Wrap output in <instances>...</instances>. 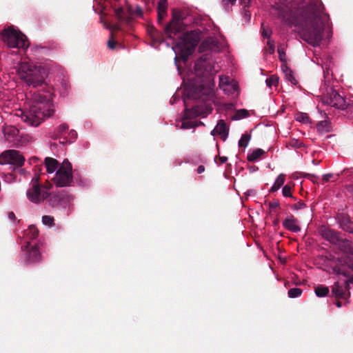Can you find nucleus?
<instances>
[{
  "label": "nucleus",
  "instance_id": "nucleus-1",
  "mask_svg": "<svg viewBox=\"0 0 353 353\" xmlns=\"http://www.w3.org/2000/svg\"><path fill=\"white\" fill-rule=\"evenodd\" d=\"M279 17L285 20L290 26H295L299 30L302 39L312 46H319L323 37L324 24L321 6L313 2H303L289 17L283 10Z\"/></svg>",
  "mask_w": 353,
  "mask_h": 353
},
{
  "label": "nucleus",
  "instance_id": "nucleus-2",
  "mask_svg": "<svg viewBox=\"0 0 353 353\" xmlns=\"http://www.w3.org/2000/svg\"><path fill=\"white\" fill-rule=\"evenodd\" d=\"M212 65L208 54H203L194 64V70L197 77L201 78L198 83L192 82L186 88V97L188 99H201L210 96L213 90L212 83Z\"/></svg>",
  "mask_w": 353,
  "mask_h": 353
},
{
  "label": "nucleus",
  "instance_id": "nucleus-3",
  "mask_svg": "<svg viewBox=\"0 0 353 353\" xmlns=\"http://www.w3.org/2000/svg\"><path fill=\"white\" fill-rule=\"evenodd\" d=\"M49 98L43 94L34 95L29 110L22 114V120L30 126H38L46 117L54 113Z\"/></svg>",
  "mask_w": 353,
  "mask_h": 353
},
{
  "label": "nucleus",
  "instance_id": "nucleus-4",
  "mask_svg": "<svg viewBox=\"0 0 353 353\" xmlns=\"http://www.w3.org/2000/svg\"><path fill=\"white\" fill-rule=\"evenodd\" d=\"M18 74L20 79L24 81L28 85L33 87L41 85L47 76L44 67L26 61L20 63Z\"/></svg>",
  "mask_w": 353,
  "mask_h": 353
},
{
  "label": "nucleus",
  "instance_id": "nucleus-5",
  "mask_svg": "<svg viewBox=\"0 0 353 353\" xmlns=\"http://www.w3.org/2000/svg\"><path fill=\"white\" fill-rule=\"evenodd\" d=\"M201 39L200 30H192L183 34L181 40L176 43L173 50L179 57L186 61L194 52L196 46Z\"/></svg>",
  "mask_w": 353,
  "mask_h": 353
},
{
  "label": "nucleus",
  "instance_id": "nucleus-6",
  "mask_svg": "<svg viewBox=\"0 0 353 353\" xmlns=\"http://www.w3.org/2000/svg\"><path fill=\"white\" fill-rule=\"evenodd\" d=\"M4 43L9 48H17L27 49L30 45L27 37L21 31L8 27L4 29L1 33Z\"/></svg>",
  "mask_w": 353,
  "mask_h": 353
},
{
  "label": "nucleus",
  "instance_id": "nucleus-7",
  "mask_svg": "<svg viewBox=\"0 0 353 353\" xmlns=\"http://www.w3.org/2000/svg\"><path fill=\"white\" fill-rule=\"evenodd\" d=\"M183 19L182 12L176 9L172 10V20L164 27V32L169 39H172L185 30V26L182 22Z\"/></svg>",
  "mask_w": 353,
  "mask_h": 353
},
{
  "label": "nucleus",
  "instance_id": "nucleus-8",
  "mask_svg": "<svg viewBox=\"0 0 353 353\" xmlns=\"http://www.w3.org/2000/svg\"><path fill=\"white\" fill-rule=\"evenodd\" d=\"M54 181L57 187L68 186L72 183V165L68 159L63 161L62 165L57 171Z\"/></svg>",
  "mask_w": 353,
  "mask_h": 353
},
{
  "label": "nucleus",
  "instance_id": "nucleus-9",
  "mask_svg": "<svg viewBox=\"0 0 353 353\" xmlns=\"http://www.w3.org/2000/svg\"><path fill=\"white\" fill-rule=\"evenodd\" d=\"M26 265L35 264L41 261V254L37 245L27 241L21 246Z\"/></svg>",
  "mask_w": 353,
  "mask_h": 353
},
{
  "label": "nucleus",
  "instance_id": "nucleus-10",
  "mask_svg": "<svg viewBox=\"0 0 353 353\" xmlns=\"http://www.w3.org/2000/svg\"><path fill=\"white\" fill-rule=\"evenodd\" d=\"M322 101L323 103L341 110L347 109L349 106V105L346 103L345 99L341 97L336 90L332 88L327 91Z\"/></svg>",
  "mask_w": 353,
  "mask_h": 353
},
{
  "label": "nucleus",
  "instance_id": "nucleus-11",
  "mask_svg": "<svg viewBox=\"0 0 353 353\" xmlns=\"http://www.w3.org/2000/svg\"><path fill=\"white\" fill-rule=\"evenodd\" d=\"M25 161L24 157L20 152L15 150H6L0 156L1 164H10L17 167H21Z\"/></svg>",
  "mask_w": 353,
  "mask_h": 353
},
{
  "label": "nucleus",
  "instance_id": "nucleus-12",
  "mask_svg": "<svg viewBox=\"0 0 353 353\" xmlns=\"http://www.w3.org/2000/svg\"><path fill=\"white\" fill-rule=\"evenodd\" d=\"M26 195L31 202L39 203L48 199L49 193L47 190L41 189L37 180L32 185V187L27 191Z\"/></svg>",
  "mask_w": 353,
  "mask_h": 353
},
{
  "label": "nucleus",
  "instance_id": "nucleus-13",
  "mask_svg": "<svg viewBox=\"0 0 353 353\" xmlns=\"http://www.w3.org/2000/svg\"><path fill=\"white\" fill-rule=\"evenodd\" d=\"M319 232L324 239L334 245L339 241V238L341 236V234L336 230L324 225L320 228Z\"/></svg>",
  "mask_w": 353,
  "mask_h": 353
},
{
  "label": "nucleus",
  "instance_id": "nucleus-14",
  "mask_svg": "<svg viewBox=\"0 0 353 353\" xmlns=\"http://www.w3.org/2000/svg\"><path fill=\"white\" fill-rule=\"evenodd\" d=\"M332 296L336 299H345L346 301L345 304L349 303L348 299L345 290L343 289V285L341 284V281L339 280L336 281L332 286Z\"/></svg>",
  "mask_w": 353,
  "mask_h": 353
},
{
  "label": "nucleus",
  "instance_id": "nucleus-15",
  "mask_svg": "<svg viewBox=\"0 0 353 353\" xmlns=\"http://www.w3.org/2000/svg\"><path fill=\"white\" fill-rule=\"evenodd\" d=\"M219 48L218 41L214 37H208L204 39L199 47L200 52L207 50H216Z\"/></svg>",
  "mask_w": 353,
  "mask_h": 353
},
{
  "label": "nucleus",
  "instance_id": "nucleus-16",
  "mask_svg": "<svg viewBox=\"0 0 353 353\" xmlns=\"http://www.w3.org/2000/svg\"><path fill=\"white\" fill-rule=\"evenodd\" d=\"M211 134L214 136L215 134H219L221 136V139L225 141L229 134V128L225 121L223 119L219 120L215 128L212 131Z\"/></svg>",
  "mask_w": 353,
  "mask_h": 353
},
{
  "label": "nucleus",
  "instance_id": "nucleus-17",
  "mask_svg": "<svg viewBox=\"0 0 353 353\" xmlns=\"http://www.w3.org/2000/svg\"><path fill=\"white\" fill-rule=\"evenodd\" d=\"M4 136L8 141L12 143V144H17L19 141V130L12 125L7 126L3 130Z\"/></svg>",
  "mask_w": 353,
  "mask_h": 353
},
{
  "label": "nucleus",
  "instance_id": "nucleus-18",
  "mask_svg": "<svg viewBox=\"0 0 353 353\" xmlns=\"http://www.w3.org/2000/svg\"><path fill=\"white\" fill-rule=\"evenodd\" d=\"M298 223L299 221L293 215H291L283 220V226L290 232H299L301 231V227Z\"/></svg>",
  "mask_w": 353,
  "mask_h": 353
},
{
  "label": "nucleus",
  "instance_id": "nucleus-19",
  "mask_svg": "<svg viewBox=\"0 0 353 353\" xmlns=\"http://www.w3.org/2000/svg\"><path fill=\"white\" fill-rule=\"evenodd\" d=\"M347 269L345 266H335L333 268V272L337 275H341L346 278V279L349 278H353V275L352 274L350 270L353 271V262L350 261L347 263Z\"/></svg>",
  "mask_w": 353,
  "mask_h": 353
},
{
  "label": "nucleus",
  "instance_id": "nucleus-20",
  "mask_svg": "<svg viewBox=\"0 0 353 353\" xmlns=\"http://www.w3.org/2000/svg\"><path fill=\"white\" fill-rule=\"evenodd\" d=\"M185 105L187 107V103L185 99L184 100ZM203 114V109L202 107L199 105H195L192 108H185L184 111V116L186 119H190L192 117H197Z\"/></svg>",
  "mask_w": 353,
  "mask_h": 353
},
{
  "label": "nucleus",
  "instance_id": "nucleus-21",
  "mask_svg": "<svg viewBox=\"0 0 353 353\" xmlns=\"http://www.w3.org/2000/svg\"><path fill=\"white\" fill-rule=\"evenodd\" d=\"M114 14L117 19L121 21H126L129 23L132 18L131 8H128L127 12H125L121 7L115 8Z\"/></svg>",
  "mask_w": 353,
  "mask_h": 353
},
{
  "label": "nucleus",
  "instance_id": "nucleus-22",
  "mask_svg": "<svg viewBox=\"0 0 353 353\" xmlns=\"http://www.w3.org/2000/svg\"><path fill=\"white\" fill-rule=\"evenodd\" d=\"M168 0H159L157 6V20L162 23L164 17L167 15Z\"/></svg>",
  "mask_w": 353,
  "mask_h": 353
},
{
  "label": "nucleus",
  "instance_id": "nucleus-23",
  "mask_svg": "<svg viewBox=\"0 0 353 353\" xmlns=\"http://www.w3.org/2000/svg\"><path fill=\"white\" fill-rule=\"evenodd\" d=\"M335 245H337L339 249L342 252L353 254V246L352 243L350 241L343 239L342 236L339 238V241L336 243Z\"/></svg>",
  "mask_w": 353,
  "mask_h": 353
},
{
  "label": "nucleus",
  "instance_id": "nucleus-24",
  "mask_svg": "<svg viewBox=\"0 0 353 353\" xmlns=\"http://www.w3.org/2000/svg\"><path fill=\"white\" fill-rule=\"evenodd\" d=\"M45 164L46 166L47 172L53 173L58 168L59 163L57 160L51 157H46L45 159Z\"/></svg>",
  "mask_w": 353,
  "mask_h": 353
},
{
  "label": "nucleus",
  "instance_id": "nucleus-25",
  "mask_svg": "<svg viewBox=\"0 0 353 353\" xmlns=\"http://www.w3.org/2000/svg\"><path fill=\"white\" fill-rule=\"evenodd\" d=\"M264 154L265 151L263 150L257 148L253 150L250 154H248L247 159L250 162H254L259 160Z\"/></svg>",
  "mask_w": 353,
  "mask_h": 353
},
{
  "label": "nucleus",
  "instance_id": "nucleus-26",
  "mask_svg": "<svg viewBox=\"0 0 353 353\" xmlns=\"http://www.w3.org/2000/svg\"><path fill=\"white\" fill-rule=\"evenodd\" d=\"M77 132L74 130H71L70 131H68L65 136L63 137V140H59V142L62 144H65V143H71L74 142V141L77 139Z\"/></svg>",
  "mask_w": 353,
  "mask_h": 353
},
{
  "label": "nucleus",
  "instance_id": "nucleus-27",
  "mask_svg": "<svg viewBox=\"0 0 353 353\" xmlns=\"http://www.w3.org/2000/svg\"><path fill=\"white\" fill-rule=\"evenodd\" d=\"M48 198H49V205L52 207H56L59 205L61 201L63 199V195L59 194H49Z\"/></svg>",
  "mask_w": 353,
  "mask_h": 353
},
{
  "label": "nucleus",
  "instance_id": "nucleus-28",
  "mask_svg": "<svg viewBox=\"0 0 353 353\" xmlns=\"http://www.w3.org/2000/svg\"><path fill=\"white\" fill-rule=\"evenodd\" d=\"M285 180V175L284 174H279L275 180V182L270 189L271 192H274L280 189L284 184Z\"/></svg>",
  "mask_w": 353,
  "mask_h": 353
},
{
  "label": "nucleus",
  "instance_id": "nucleus-29",
  "mask_svg": "<svg viewBox=\"0 0 353 353\" xmlns=\"http://www.w3.org/2000/svg\"><path fill=\"white\" fill-rule=\"evenodd\" d=\"M68 131V125L65 123L61 124L57 129L56 136L59 140H63V137L65 136Z\"/></svg>",
  "mask_w": 353,
  "mask_h": 353
},
{
  "label": "nucleus",
  "instance_id": "nucleus-30",
  "mask_svg": "<svg viewBox=\"0 0 353 353\" xmlns=\"http://www.w3.org/2000/svg\"><path fill=\"white\" fill-rule=\"evenodd\" d=\"M315 294L319 297H324L329 294V288L323 285L316 286L314 289Z\"/></svg>",
  "mask_w": 353,
  "mask_h": 353
},
{
  "label": "nucleus",
  "instance_id": "nucleus-31",
  "mask_svg": "<svg viewBox=\"0 0 353 353\" xmlns=\"http://www.w3.org/2000/svg\"><path fill=\"white\" fill-rule=\"evenodd\" d=\"M330 123L326 120L321 121L316 125L317 131L321 134L330 132Z\"/></svg>",
  "mask_w": 353,
  "mask_h": 353
},
{
  "label": "nucleus",
  "instance_id": "nucleus-32",
  "mask_svg": "<svg viewBox=\"0 0 353 353\" xmlns=\"http://www.w3.org/2000/svg\"><path fill=\"white\" fill-rule=\"evenodd\" d=\"M283 70L285 74V77L288 81H289L293 85H296L298 83L290 68L285 65L283 68Z\"/></svg>",
  "mask_w": 353,
  "mask_h": 353
},
{
  "label": "nucleus",
  "instance_id": "nucleus-33",
  "mask_svg": "<svg viewBox=\"0 0 353 353\" xmlns=\"http://www.w3.org/2000/svg\"><path fill=\"white\" fill-rule=\"evenodd\" d=\"M165 36H166L168 38H169L168 37V35L165 33V32L163 31V32H159V30H157L153 36H152V39L153 41H154L155 42L157 43H162L165 40Z\"/></svg>",
  "mask_w": 353,
  "mask_h": 353
},
{
  "label": "nucleus",
  "instance_id": "nucleus-34",
  "mask_svg": "<svg viewBox=\"0 0 353 353\" xmlns=\"http://www.w3.org/2000/svg\"><path fill=\"white\" fill-rule=\"evenodd\" d=\"M165 36H166L168 38H169L168 37V35L165 33V32L163 31V32H159V30H157L153 36H152V39L153 41H154L155 42L157 43H162L165 40Z\"/></svg>",
  "mask_w": 353,
  "mask_h": 353
},
{
  "label": "nucleus",
  "instance_id": "nucleus-35",
  "mask_svg": "<svg viewBox=\"0 0 353 353\" xmlns=\"http://www.w3.org/2000/svg\"><path fill=\"white\" fill-rule=\"evenodd\" d=\"M251 139V134L246 132L243 134L240 140L239 141V146L242 148H246L248 145L249 141Z\"/></svg>",
  "mask_w": 353,
  "mask_h": 353
},
{
  "label": "nucleus",
  "instance_id": "nucleus-36",
  "mask_svg": "<svg viewBox=\"0 0 353 353\" xmlns=\"http://www.w3.org/2000/svg\"><path fill=\"white\" fill-rule=\"evenodd\" d=\"M27 235L29 239H35L39 235V230L34 225H30L28 228Z\"/></svg>",
  "mask_w": 353,
  "mask_h": 353
},
{
  "label": "nucleus",
  "instance_id": "nucleus-37",
  "mask_svg": "<svg viewBox=\"0 0 353 353\" xmlns=\"http://www.w3.org/2000/svg\"><path fill=\"white\" fill-rule=\"evenodd\" d=\"M340 281H341V284H342L343 285V289L345 290L347 296L350 298V284L353 283V278H349L347 279Z\"/></svg>",
  "mask_w": 353,
  "mask_h": 353
},
{
  "label": "nucleus",
  "instance_id": "nucleus-38",
  "mask_svg": "<svg viewBox=\"0 0 353 353\" xmlns=\"http://www.w3.org/2000/svg\"><path fill=\"white\" fill-rule=\"evenodd\" d=\"M302 290L298 288H293L288 290V294L290 298H296L301 295Z\"/></svg>",
  "mask_w": 353,
  "mask_h": 353
},
{
  "label": "nucleus",
  "instance_id": "nucleus-39",
  "mask_svg": "<svg viewBox=\"0 0 353 353\" xmlns=\"http://www.w3.org/2000/svg\"><path fill=\"white\" fill-rule=\"evenodd\" d=\"M265 82L268 87L277 86L279 84V77L276 75H272L266 79Z\"/></svg>",
  "mask_w": 353,
  "mask_h": 353
},
{
  "label": "nucleus",
  "instance_id": "nucleus-40",
  "mask_svg": "<svg viewBox=\"0 0 353 353\" xmlns=\"http://www.w3.org/2000/svg\"><path fill=\"white\" fill-rule=\"evenodd\" d=\"M54 218L51 216L45 215L42 217L43 223L50 227L54 225Z\"/></svg>",
  "mask_w": 353,
  "mask_h": 353
},
{
  "label": "nucleus",
  "instance_id": "nucleus-41",
  "mask_svg": "<svg viewBox=\"0 0 353 353\" xmlns=\"http://www.w3.org/2000/svg\"><path fill=\"white\" fill-rule=\"evenodd\" d=\"M296 120L306 123L309 122L310 117L307 114L300 112L296 114Z\"/></svg>",
  "mask_w": 353,
  "mask_h": 353
},
{
  "label": "nucleus",
  "instance_id": "nucleus-42",
  "mask_svg": "<svg viewBox=\"0 0 353 353\" xmlns=\"http://www.w3.org/2000/svg\"><path fill=\"white\" fill-rule=\"evenodd\" d=\"M196 125H197L194 121H185L182 122L181 128L183 129H190L195 128Z\"/></svg>",
  "mask_w": 353,
  "mask_h": 353
},
{
  "label": "nucleus",
  "instance_id": "nucleus-43",
  "mask_svg": "<svg viewBox=\"0 0 353 353\" xmlns=\"http://www.w3.org/2000/svg\"><path fill=\"white\" fill-rule=\"evenodd\" d=\"M291 190H292V188L290 185H289L288 184L285 185L283 188V190H282L283 195L285 197H292V198Z\"/></svg>",
  "mask_w": 353,
  "mask_h": 353
},
{
  "label": "nucleus",
  "instance_id": "nucleus-44",
  "mask_svg": "<svg viewBox=\"0 0 353 353\" xmlns=\"http://www.w3.org/2000/svg\"><path fill=\"white\" fill-rule=\"evenodd\" d=\"M249 113L247 110L241 109L239 110L236 113V117L238 119L245 118L248 116Z\"/></svg>",
  "mask_w": 353,
  "mask_h": 353
},
{
  "label": "nucleus",
  "instance_id": "nucleus-45",
  "mask_svg": "<svg viewBox=\"0 0 353 353\" xmlns=\"http://www.w3.org/2000/svg\"><path fill=\"white\" fill-rule=\"evenodd\" d=\"M306 208L305 203L303 201H299L296 203L292 207L294 210H302Z\"/></svg>",
  "mask_w": 353,
  "mask_h": 353
},
{
  "label": "nucleus",
  "instance_id": "nucleus-46",
  "mask_svg": "<svg viewBox=\"0 0 353 353\" xmlns=\"http://www.w3.org/2000/svg\"><path fill=\"white\" fill-rule=\"evenodd\" d=\"M243 17H244L245 20L246 21H249L250 20L251 14L248 8H243Z\"/></svg>",
  "mask_w": 353,
  "mask_h": 353
},
{
  "label": "nucleus",
  "instance_id": "nucleus-47",
  "mask_svg": "<svg viewBox=\"0 0 353 353\" xmlns=\"http://www.w3.org/2000/svg\"><path fill=\"white\" fill-rule=\"evenodd\" d=\"M117 44V42L113 39V33L111 32V38L108 41V46L110 49H114Z\"/></svg>",
  "mask_w": 353,
  "mask_h": 353
},
{
  "label": "nucleus",
  "instance_id": "nucleus-48",
  "mask_svg": "<svg viewBox=\"0 0 353 353\" xmlns=\"http://www.w3.org/2000/svg\"><path fill=\"white\" fill-rule=\"evenodd\" d=\"M267 44L268 47L266 48V51L270 54H273L274 52V44L270 41H268Z\"/></svg>",
  "mask_w": 353,
  "mask_h": 353
},
{
  "label": "nucleus",
  "instance_id": "nucleus-49",
  "mask_svg": "<svg viewBox=\"0 0 353 353\" xmlns=\"http://www.w3.org/2000/svg\"><path fill=\"white\" fill-rule=\"evenodd\" d=\"M279 58L281 61H285V53L282 48H278Z\"/></svg>",
  "mask_w": 353,
  "mask_h": 353
},
{
  "label": "nucleus",
  "instance_id": "nucleus-50",
  "mask_svg": "<svg viewBox=\"0 0 353 353\" xmlns=\"http://www.w3.org/2000/svg\"><path fill=\"white\" fill-rule=\"evenodd\" d=\"M268 205H269L270 209L273 210L274 208H279L280 205V203H279V201H275L273 202H270Z\"/></svg>",
  "mask_w": 353,
  "mask_h": 353
},
{
  "label": "nucleus",
  "instance_id": "nucleus-51",
  "mask_svg": "<svg viewBox=\"0 0 353 353\" xmlns=\"http://www.w3.org/2000/svg\"><path fill=\"white\" fill-rule=\"evenodd\" d=\"M107 28L110 30L112 32V31H119L121 29L119 25H118V24H114L112 26H109L107 27Z\"/></svg>",
  "mask_w": 353,
  "mask_h": 353
},
{
  "label": "nucleus",
  "instance_id": "nucleus-52",
  "mask_svg": "<svg viewBox=\"0 0 353 353\" xmlns=\"http://www.w3.org/2000/svg\"><path fill=\"white\" fill-rule=\"evenodd\" d=\"M306 177L314 183H316V181L319 179L317 176L312 174H307Z\"/></svg>",
  "mask_w": 353,
  "mask_h": 353
},
{
  "label": "nucleus",
  "instance_id": "nucleus-53",
  "mask_svg": "<svg viewBox=\"0 0 353 353\" xmlns=\"http://www.w3.org/2000/svg\"><path fill=\"white\" fill-rule=\"evenodd\" d=\"M157 30L156 29V28H154V26H150V27H148V34H150V36L152 37V36H153L154 33L157 31Z\"/></svg>",
  "mask_w": 353,
  "mask_h": 353
},
{
  "label": "nucleus",
  "instance_id": "nucleus-54",
  "mask_svg": "<svg viewBox=\"0 0 353 353\" xmlns=\"http://www.w3.org/2000/svg\"><path fill=\"white\" fill-rule=\"evenodd\" d=\"M240 3L243 6V8H248L250 3V0H239Z\"/></svg>",
  "mask_w": 353,
  "mask_h": 353
},
{
  "label": "nucleus",
  "instance_id": "nucleus-55",
  "mask_svg": "<svg viewBox=\"0 0 353 353\" xmlns=\"http://www.w3.org/2000/svg\"><path fill=\"white\" fill-rule=\"evenodd\" d=\"M332 176V174H325L323 176V180L325 181V182H327L329 181V180L330 179V178Z\"/></svg>",
  "mask_w": 353,
  "mask_h": 353
},
{
  "label": "nucleus",
  "instance_id": "nucleus-56",
  "mask_svg": "<svg viewBox=\"0 0 353 353\" xmlns=\"http://www.w3.org/2000/svg\"><path fill=\"white\" fill-rule=\"evenodd\" d=\"M236 0H223L222 3L224 6H225L228 3L231 5H234Z\"/></svg>",
  "mask_w": 353,
  "mask_h": 353
},
{
  "label": "nucleus",
  "instance_id": "nucleus-57",
  "mask_svg": "<svg viewBox=\"0 0 353 353\" xmlns=\"http://www.w3.org/2000/svg\"><path fill=\"white\" fill-rule=\"evenodd\" d=\"M134 14L138 16H141L142 14V10L140 8H137L134 12H132V15Z\"/></svg>",
  "mask_w": 353,
  "mask_h": 353
},
{
  "label": "nucleus",
  "instance_id": "nucleus-58",
  "mask_svg": "<svg viewBox=\"0 0 353 353\" xmlns=\"http://www.w3.org/2000/svg\"><path fill=\"white\" fill-rule=\"evenodd\" d=\"M8 218L12 221L16 220V216L13 212H10L8 214Z\"/></svg>",
  "mask_w": 353,
  "mask_h": 353
},
{
  "label": "nucleus",
  "instance_id": "nucleus-59",
  "mask_svg": "<svg viewBox=\"0 0 353 353\" xmlns=\"http://www.w3.org/2000/svg\"><path fill=\"white\" fill-rule=\"evenodd\" d=\"M196 171L198 174H201L205 171V167L201 165L197 168Z\"/></svg>",
  "mask_w": 353,
  "mask_h": 353
},
{
  "label": "nucleus",
  "instance_id": "nucleus-60",
  "mask_svg": "<svg viewBox=\"0 0 353 353\" xmlns=\"http://www.w3.org/2000/svg\"><path fill=\"white\" fill-rule=\"evenodd\" d=\"M262 35L264 37H267V38L270 37V34H269L268 31L265 30V29H263V31H262Z\"/></svg>",
  "mask_w": 353,
  "mask_h": 353
},
{
  "label": "nucleus",
  "instance_id": "nucleus-61",
  "mask_svg": "<svg viewBox=\"0 0 353 353\" xmlns=\"http://www.w3.org/2000/svg\"><path fill=\"white\" fill-rule=\"evenodd\" d=\"M220 163L221 164L225 163L228 161V157H219Z\"/></svg>",
  "mask_w": 353,
  "mask_h": 353
},
{
  "label": "nucleus",
  "instance_id": "nucleus-62",
  "mask_svg": "<svg viewBox=\"0 0 353 353\" xmlns=\"http://www.w3.org/2000/svg\"><path fill=\"white\" fill-rule=\"evenodd\" d=\"M339 299H336V301L334 302V304H336V305L338 307H341L343 305L342 302L341 301L339 300Z\"/></svg>",
  "mask_w": 353,
  "mask_h": 353
},
{
  "label": "nucleus",
  "instance_id": "nucleus-63",
  "mask_svg": "<svg viewBox=\"0 0 353 353\" xmlns=\"http://www.w3.org/2000/svg\"><path fill=\"white\" fill-rule=\"evenodd\" d=\"M352 227H353V223L350 222L347 228H344V230H346L350 231V232H352Z\"/></svg>",
  "mask_w": 353,
  "mask_h": 353
},
{
  "label": "nucleus",
  "instance_id": "nucleus-64",
  "mask_svg": "<svg viewBox=\"0 0 353 353\" xmlns=\"http://www.w3.org/2000/svg\"><path fill=\"white\" fill-rule=\"evenodd\" d=\"M278 224H279V219H276V220H275V221H274V225H278Z\"/></svg>",
  "mask_w": 353,
  "mask_h": 353
}]
</instances>
